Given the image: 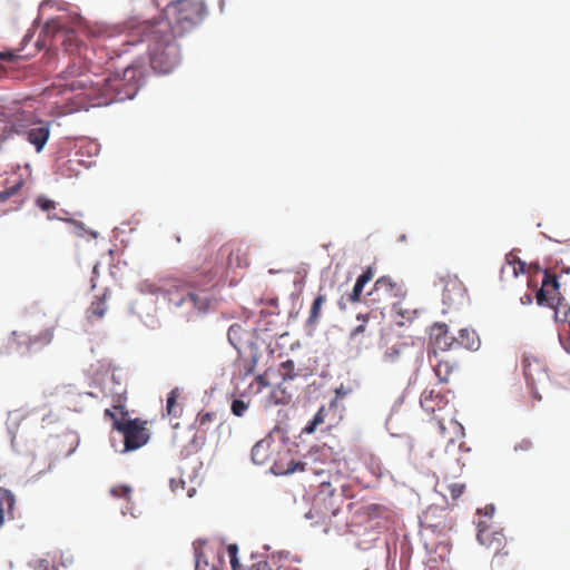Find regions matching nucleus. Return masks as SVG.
Returning a JSON list of instances; mask_svg holds the SVG:
<instances>
[{
  "mask_svg": "<svg viewBox=\"0 0 570 570\" xmlns=\"http://www.w3.org/2000/svg\"><path fill=\"white\" fill-rule=\"evenodd\" d=\"M145 66L141 61L128 65L121 73L107 77L90 75L70 67L65 71V83L59 86L76 92L86 106L109 105L115 100L132 99L144 80Z\"/></svg>",
  "mask_w": 570,
  "mask_h": 570,
  "instance_id": "f257e3e1",
  "label": "nucleus"
},
{
  "mask_svg": "<svg viewBox=\"0 0 570 570\" xmlns=\"http://www.w3.org/2000/svg\"><path fill=\"white\" fill-rule=\"evenodd\" d=\"M142 39L148 42L151 68L158 73L171 72L180 61V50L176 41L179 36L167 22H155L140 27Z\"/></svg>",
  "mask_w": 570,
  "mask_h": 570,
  "instance_id": "f03ea898",
  "label": "nucleus"
},
{
  "mask_svg": "<svg viewBox=\"0 0 570 570\" xmlns=\"http://www.w3.org/2000/svg\"><path fill=\"white\" fill-rule=\"evenodd\" d=\"M125 401L124 392L115 393L112 407L121 414V417H118L116 412L110 409L105 410V416L109 417L112 421V428L122 434V452H129L144 446L149 440V432L146 421L126 419L128 412L126 411Z\"/></svg>",
  "mask_w": 570,
  "mask_h": 570,
  "instance_id": "7ed1b4c3",
  "label": "nucleus"
},
{
  "mask_svg": "<svg viewBox=\"0 0 570 570\" xmlns=\"http://www.w3.org/2000/svg\"><path fill=\"white\" fill-rule=\"evenodd\" d=\"M449 429L445 436H440L445 450L438 458V464L445 474L458 476L465 466L470 449L464 448L463 441H458L463 436V426L458 421L449 419Z\"/></svg>",
  "mask_w": 570,
  "mask_h": 570,
  "instance_id": "20e7f679",
  "label": "nucleus"
},
{
  "mask_svg": "<svg viewBox=\"0 0 570 570\" xmlns=\"http://www.w3.org/2000/svg\"><path fill=\"white\" fill-rule=\"evenodd\" d=\"M207 13V8L202 0H176L167 4L165 14L170 29L177 35H184L199 24Z\"/></svg>",
  "mask_w": 570,
  "mask_h": 570,
  "instance_id": "39448f33",
  "label": "nucleus"
},
{
  "mask_svg": "<svg viewBox=\"0 0 570 570\" xmlns=\"http://www.w3.org/2000/svg\"><path fill=\"white\" fill-rule=\"evenodd\" d=\"M344 501L343 492H337L330 482L323 481L306 517L316 519V523L330 527L332 525V519L341 512Z\"/></svg>",
  "mask_w": 570,
  "mask_h": 570,
  "instance_id": "423d86ee",
  "label": "nucleus"
},
{
  "mask_svg": "<svg viewBox=\"0 0 570 570\" xmlns=\"http://www.w3.org/2000/svg\"><path fill=\"white\" fill-rule=\"evenodd\" d=\"M55 337V328H45L36 335H27L13 331L0 344V355H9L12 352L36 353L50 345Z\"/></svg>",
  "mask_w": 570,
  "mask_h": 570,
  "instance_id": "0eeeda50",
  "label": "nucleus"
},
{
  "mask_svg": "<svg viewBox=\"0 0 570 570\" xmlns=\"http://www.w3.org/2000/svg\"><path fill=\"white\" fill-rule=\"evenodd\" d=\"M371 294L375 296L374 301L390 302L392 309L396 314L404 318H410L407 316L409 311L402 308V303L407 295L404 283L396 282L390 276H382L374 283V288Z\"/></svg>",
  "mask_w": 570,
  "mask_h": 570,
  "instance_id": "6e6552de",
  "label": "nucleus"
},
{
  "mask_svg": "<svg viewBox=\"0 0 570 570\" xmlns=\"http://www.w3.org/2000/svg\"><path fill=\"white\" fill-rule=\"evenodd\" d=\"M420 404L425 412L433 415V419L438 423L439 435L445 436V432L450 429L449 425L444 424L445 415H443V413H446L450 419H453L449 411L446 394L435 387H426L421 393Z\"/></svg>",
  "mask_w": 570,
  "mask_h": 570,
  "instance_id": "1a4fd4ad",
  "label": "nucleus"
},
{
  "mask_svg": "<svg viewBox=\"0 0 570 570\" xmlns=\"http://www.w3.org/2000/svg\"><path fill=\"white\" fill-rule=\"evenodd\" d=\"M248 247L238 243H227L218 250V256L225 261L228 269H245L249 266Z\"/></svg>",
  "mask_w": 570,
  "mask_h": 570,
  "instance_id": "9d476101",
  "label": "nucleus"
},
{
  "mask_svg": "<svg viewBox=\"0 0 570 570\" xmlns=\"http://www.w3.org/2000/svg\"><path fill=\"white\" fill-rule=\"evenodd\" d=\"M476 539L481 546L493 550H503L505 548V537L501 531L493 530L485 522L480 521L478 523Z\"/></svg>",
  "mask_w": 570,
  "mask_h": 570,
  "instance_id": "9b49d317",
  "label": "nucleus"
},
{
  "mask_svg": "<svg viewBox=\"0 0 570 570\" xmlns=\"http://www.w3.org/2000/svg\"><path fill=\"white\" fill-rule=\"evenodd\" d=\"M537 303L549 306L561 297L559 282L554 274L546 271L541 288L537 293Z\"/></svg>",
  "mask_w": 570,
  "mask_h": 570,
  "instance_id": "f8f14e48",
  "label": "nucleus"
},
{
  "mask_svg": "<svg viewBox=\"0 0 570 570\" xmlns=\"http://www.w3.org/2000/svg\"><path fill=\"white\" fill-rule=\"evenodd\" d=\"M374 273L371 267H367L366 271L361 274L351 293L342 295L337 302V305L341 311H345L347 308L348 303H358L361 301V295L364 289V286L373 278Z\"/></svg>",
  "mask_w": 570,
  "mask_h": 570,
  "instance_id": "ddd939ff",
  "label": "nucleus"
},
{
  "mask_svg": "<svg viewBox=\"0 0 570 570\" xmlns=\"http://www.w3.org/2000/svg\"><path fill=\"white\" fill-rule=\"evenodd\" d=\"M523 374L530 386H534L548 380L544 364L535 357H525L523 360Z\"/></svg>",
  "mask_w": 570,
  "mask_h": 570,
  "instance_id": "4468645a",
  "label": "nucleus"
},
{
  "mask_svg": "<svg viewBox=\"0 0 570 570\" xmlns=\"http://www.w3.org/2000/svg\"><path fill=\"white\" fill-rule=\"evenodd\" d=\"M430 335L434 346L443 352L458 348L455 336L449 333V327L444 323H435Z\"/></svg>",
  "mask_w": 570,
  "mask_h": 570,
  "instance_id": "2eb2a0df",
  "label": "nucleus"
},
{
  "mask_svg": "<svg viewBox=\"0 0 570 570\" xmlns=\"http://www.w3.org/2000/svg\"><path fill=\"white\" fill-rule=\"evenodd\" d=\"M305 464L296 462L289 450L278 453V458L274 461L271 470L276 475H286L296 471H304Z\"/></svg>",
  "mask_w": 570,
  "mask_h": 570,
  "instance_id": "dca6fc26",
  "label": "nucleus"
},
{
  "mask_svg": "<svg viewBox=\"0 0 570 570\" xmlns=\"http://www.w3.org/2000/svg\"><path fill=\"white\" fill-rule=\"evenodd\" d=\"M465 288L463 283L456 277H448L444 281L443 286V303L453 306L456 303H460L464 298Z\"/></svg>",
  "mask_w": 570,
  "mask_h": 570,
  "instance_id": "f3484780",
  "label": "nucleus"
},
{
  "mask_svg": "<svg viewBox=\"0 0 570 570\" xmlns=\"http://www.w3.org/2000/svg\"><path fill=\"white\" fill-rule=\"evenodd\" d=\"M167 292L169 294V302L175 306H181L183 304L188 303L198 311H205L208 307L209 299L207 296H200L196 293L187 292L185 295L176 299L169 288Z\"/></svg>",
  "mask_w": 570,
  "mask_h": 570,
  "instance_id": "a211bd4d",
  "label": "nucleus"
},
{
  "mask_svg": "<svg viewBox=\"0 0 570 570\" xmlns=\"http://www.w3.org/2000/svg\"><path fill=\"white\" fill-rule=\"evenodd\" d=\"M14 494L8 489L0 488V528L2 527L6 520H12L14 518Z\"/></svg>",
  "mask_w": 570,
  "mask_h": 570,
  "instance_id": "6ab92c4d",
  "label": "nucleus"
},
{
  "mask_svg": "<svg viewBox=\"0 0 570 570\" xmlns=\"http://www.w3.org/2000/svg\"><path fill=\"white\" fill-rule=\"evenodd\" d=\"M272 444L271 439H262L256 442L252 449V461L257 465L266 464L272 458Z\"/></svg>",
  "mask_w": 570,
  "mask_h": 570,
  "instance_id": "aec40b11",
  "label": "nucleus"
},
{
  "mask_svg": "<svg viewBox=\"0 0 570 570\" xmlns=\"http://www.w3.org/2000/svg\"><path fill=\"white\" fill-rule=\"evenodd\" d=\"M212 255L213 250L209 247H204L198 255L199 259H204V263L200 265V269L202 274L206 278V284L210 283L214 277L223 269V262L220 264L215 262L213 265H210L209 262H206L208 256Z\"/></svg>",
  "mask_w": 570,
  "mask_h": 570,
  "instance_id": "412c9836",
  "label": "nucleus"
},
{
  "mask_svg": "<svg viewBox=\"0 0 570 570\" xmlns=\"http://www.w3.org/2000/svg\"><path fill=\"white\" fill-rule=\"evenodd\" d=\"M227 336L229 343L238 351L244 347L252 337L250 333L237 323L228 328Z\"/></svg>",
  "mask_w": 570,
  "mask_h": 570,
  "instance_id": "4be33fe9",
  "label": "nucleus"
},
{
  "mask_svg": "<svg viewBox=\"0 0 570 570\" xmlns=\"http://www.w3.org/2000/svg\"><path fill=\"white\" fill-rule=\"evenodd\" d=\"M458 348H465L469 351H476L480 347V338L475 331L462 328L459 335L455 336Z\"/></svg>",
  "mask_w": 570,
  "mask_h": 570,
  "instance_id": "5701e85b",
  "label": "nucleus"
},
{
  "mask_svg": "<svg viewBox=\"0 0 570 570\" xmlns=\"http://www.w3.org/2000/svg\"><path fill=\"white\" fill-rule=\"evenodd\" d=\"M459 370V365L450 360L441 358L434 366L435 375L439 381L442 383H448L456 371Z\"/></svg>",
  "mask_w": 570,
  "mask_h": 570,
  "instance_id": "b1692460",
  "label": "nucleus"
},
{
  "mask_svg": "<svg viewBox=\"0 0 570 570\" xmlns=\"http://www.w3.org/2000/svg\"><path fill=\"white\" fill-rule=\"evenodd\" d=\"M107 312L106 294L97 297L91 302L87 309V318L89 322L100 321Z\"/></svg>",
  "mask_w": 570,
  "mask_h": 570,
  "instance_id": "393cba45",
  "label": "nucleus"
},
{
  "mask_svg": "<svg viewBox=\"0 0 570 570\" xmlns=\"http://www.w3.org/2000/svg\"><path fill=\"white\" fill-rule=\"evenodd\" d=\"M493 570H513V561L510 558L509 550H498L491 561Z\"/></svg>",
  "mask_w": 570,
  "mask_h": 570,
  "instance_id": "a878e982",
  "label": "nucleus"
},
{
  "mask_svg": "<svg viewBox=\"0 0 570 570\" xmlns=\"http://www.w3.org/2000/svg\"><path fill=\"white\" fill-rule=\"evenodd\" d=\"M60 30H61V24H60L59 20L51 19V20L47 21L41 30L39 39L37 40L38 50H40L42 47L46 46L47 37L55 36Z\"/></svg>",
  "mask_w": 570,
  "mask_h": 570,
  "instance_id": "bb28decb",
  "label": "nucleus"
},
{
  "mask_svg": "<svg viewBox=\"0 0 570 570\" xmlns=\"http://www.w3.org/2000/svg\"><path fill=\"white\" fill-rule=\"evenodd\" d=\"M62 220L66 222L75 227V234L79 237H83V235L87 233L85 225L70 217V213L66 209H61V215H49V220Z\"/></svg>",
  "mask_w": 570,
  "mask_h": 570,
  "instance_id": "cd10ccee",
  "label": "nucleus"
},
{
  "mask_svg": "<svg viewBox=\"0 0 570 570\" xmlns=\"http://www.w3.org/2000/svg\"><path fill=\"white\" fill-rule=\"evenodd\" d=\"M326 302V295L323 293V287L320 288V292L317 296L315 297L311 309H309V316H308V323L309 324H316L321 316V311L323 304Z\"/></svg>",
  "mask_w": 570,
  "mask_h": 570,
  "instance_id": "c85d7f7f",
  "label": "nucleus"
},
{
  "mask_svg": "<svg viewBox=\"0 0 570 570\" xmlns=\"http://www.w3.org/2000/svg\"><path fill=\"white\" fill-rule=\"evenodd\" d=\"M35 204L40 210L47 213V219H49V215H61V209L57 213L58 203L43 195L38 196Z\"/></svg>",
  "mask_w": 570,
  "mask_h": 570,
  "instance_id": "c756f323",
  "label": "nucleus"
},
{
  "mask_svg": "<svg viewBox=\"0 0 570 570\" xmlns=\"http://www.w3.org/2000/svg\"><path fill=\"white\" fill-rule=\"evenodd\" d=\"M549 307L554 309V318L558 322H566L570 315V306L564 302V298L561 296L556 302L549 305Z\"/></svg>",
  "mask_w": 570,
  "mask_h": 570,
  "instance_id": "7c9ffc66",
  "label": "nucleus"
},
{
  "mask_svg": "<svg viewBox=\"0 0 570 570\" xmlns=\"http://www.w3.org/2000/svg\"><path fill=\"white\" fill-rule=\"evenodd\" d=\"M179 396V390L174 389L169 392L167 396L166 411L169 416H179L181 413V407L177 404V399Z\"/></svg>",
  "mask_w": 570,
  "mask_h": 570,
  "instance_id": "2f4dec72",
  "label": "nucleus"
},
{
  "mask_svg": "<svg viewBox=\"0 0 570 570\" xmlns=\"http://www.w3.org/2000/svg\"><path fill=\"white\" fill-rule=\"evenodd\" d=\"M327 411L325 406H321L314 417L306 424L303 429V432L306 434H312L316 431V429L325 422V416Z\"/></svg>",
  "mask_w": 570,
  "mask_h": 570,
  "instance_id": "473e14b6",
  "label": "nucleus"
},
{
  "mask_svg": "<svg viewBox=\"0 0 570 570\" xmlns=\"http://www.w3.org/2000/svg\"><path fill=\"white\" fill-rule=\"evenodd\" d=\"M279 373L282 375L283 381L293 380L297 376L295 372V363L292 360H287L281 364Z\"/></svg>",
  "mask_w": 570,
  "mask_h": 570,
  "instance_id": "72a5a7b5",
  "label": "nucleus"
},
{
  "mask_svg": "<svg viewBox=\"0 0 570 570\" xmlns=\"http://www.w3.org/2000/svg\"><path fill=\"white\" fill-rule=\"evenodd\" d=\"M217 420L216 412L199 413L197 416L198 428L204 432H207L208 425Z\"/></svg>",
  "mask_w": 570,
  "mask_h": 570,
  "instance_id": "f704fd0d",
  "label": "nucleus"
},
{
  "mask_svg": "<svg viewBox=\"0 0 570 570\" xmlns=\"http://www.w3.org/2000/svg\"><path fill=\"white\" fill-rule=\"evenodd\" d=\"M249 407V401L242 399H234L230 405L232 413L236 416H243Z\"/></svg>",
  "mask_w": 570,
  "mask_h": 570,
  "instance_id": "c9c22d12",
  "label": "nucleus"
},
{
  "mask_svg": "<svg viewBox=\"0 0 570 570\" xmlns=\"http://www.w3.org/2000/svg\"><path fill=\"white\" fill-rule=\"evenodd\" d=\"M248 570H281V567L277 564L275 560H266L258 561L252 564V567Z\"/></svg>",
  "mask_w": 570,
  "mask_h": 570,
  "instance_id": "e433bc0d",
  "label": "nucleus"
},
{
  "mask_svg": "<svg viewBox=\"0 0 570 570\" xmlns=\"http://www.w3.org/2000/svg\"><path fill=\"white\" fill-rule=\"evenodd\" d=\"M110 494L115 498L130 499L131 488L128 485H117L110 489Z\"/></svg>",
  "mask_w": 570,
  "mask_h": 570,
  "instance_id": "4c0bfd02",
  "label": "nucleus"
},
{
  "mask_svg": "<svg viewBox=\"0 0 570 570\" xmlns=\"http://www.w3.org/2000/svg\"><path fill=\"white\" fill-rule=\"evenodd\" d=\"M21 186H22V180H19L13 186L6 188L4 190H1L0 191V203H4L10 197L16 195L19 191V189L21 188Z\"/></svg>",
  "mask_w": 570,
  "mask_h": 570,
  "instance_id": "58836bf2",
  "label": "nucleus"
},
{
  "mask_svg": "<svg viewBox=\"0 0 570 570\" xmlns=\"http://www.w3.org/2000/svg\"><path fill=\"white\" fill-rule=\"evenodd\" d=\"M21 186H22V180H19L13 186L6 188L4 190H1L0 191V203H4L10 197L16 195L19 191V189L21 188Z\"/></svg>",
  "mask_w": 570,
  "mask_h": 570,
  "instance_id": "ea45409f",
  "label": "nucleus"
},
{
  "mask_svg": "<svg viewBox=\"0 0 570 570\" xmlns=\"http://www.w3.org/2000/svg\"><path fill=\"white\" fill-rule=\"evenodd\" d=\"M508 265L512 269V273L514 276H518L519 273L524 272L525 264L518 259L515 256H512V259H510V256L507 257Z\"/></svg>",
  "mask_w": 570,
  "mask_h": 570,
  "instance_id": "a19ab883",
  "label": "nucleus"
},
{
  "mask_svg": "<svg viewBox=\"0 0 570 570\" xmlns=\"http://www.w3.org/2000/svg\"><path fill=\"white\" fill-rule=\"evenodd\" d=\"M356 318H357V321H361L362 323L352 331V334H351L352 336H356L365 331V324L368 321V314L358 313Z\"/></svg>",
  "mask_w": 570,
  "mask_h": 570,
  "instance_id": "79ce46f5",
  "label": "nucleus"
},
{
  "mask_svg": "<svg viewBox=\"0 0 570 570\" xmlns=\"http://www.w3.org/2000/svg\"><path fill=\"white\" fill-rule=\"evenodd\" d=\"M465 485L461 483H453L449 485V491L452 499H459L464 492Z\"/></svg>",
  "mask_w": 570,
  "mask_h": 570,
  "instance_id": "37998d69",
  "label": "nucleus"
},
{
  "mask_svg": "<svg viewBox=\"0 0 570 570\" xmlns=\"http://www.w3.org/2000/svg\"><path fill=\"white\" fill-rule=\"evenodd\" d=\"M227 551H228V556L230 558V564H232L233 570H239V564H238V561L236 558L237 547L235 544H230V546H228Z\"/></svg>",
  "mask_w": 570,
  "mask_h": 570,
  "instance_id": "c03bdc74",
  "label": "nucleus"
},
{
  "mask_svg": "<svg viewBox=\"0 0 570 570\" xmlns=\"http://www.w3.org/2000/svg\"><path fill=\"white\" fill-rule=\"evenodd\" d=\"M533 444L530 440L523 439L519 443L515 444L514 451L515 452H525L532 450Z\"/></svg>",
  "mask_w": 570,
  "mask_h": 570,
  "instance_id": "a18cd8bd",
  "label": "nucleus"
},
{
  "mask_svg": "<svg viewBox=\"0 0 570 570\" xmlns=\"http://www.w3.org/2000/svg\"><path fill=\"white\" fill-rule=\"evenodd\" d=\"M16 56L12 51H6L0 53V59L11 61Z\"/></svg>",
  "mask_w": 570,
  "mask_h": 570,
  "instance_id": "49530a36",
  "label": "nucleus"
},
{
  "mask_svg": "<svg viewBox=\"0 0 570 570\" xmlns=\"http://www.w3.org/2000/svg\"><path fill=\"white\" fill-rule=\"evenodd\" d=\"M561 344L563 348L567 351V353H570V336L566 340H561Z\"/></svg>",
  "mask_w": 570,
  "mask_h": 570,
  "instance_id": "de8ad7c7",
  "label": "nucleus"
},
{
  "mask_svg": "<svg viewBox=\"0 0 570 570\" xmlns=\"http://www.w3.org/2000/svg\"><path fill=\"white\" fill-rule=\"evenodd\" d=\"M32 39V33L31 32H28L23 39H22V43H27L28 41H30Z\"/></svg>",
  "mask_w": 570,
  "mask_h": 570,
  "instance_id": "09e8293b",
  "label": "nucleus"
},
{
  "mask_svg": "<svg viewBox=\"0 0 570 570\" xmlns=\"http://www.w3.org/2000/svg\"><path fill=\"white\" fill-rule=\"evenodd\" d=\"M200 568V554L197 553V560H196V569Z\"/></svg>",
  "mask_w": 570,
  "mask_h": 570,
  "instance_id": "8fccbe9b",
  "label": "nucleus"
},
{
  "mask_svg": "<svg viewBox=\"0 0 570 570\" xmlns=\"http://www.w3.org/2000/svg\"><path fill=\"white\" fill-rule=\"evenodd\" d=\"M493 511H494V508H493V507H490V509H489V510L487 509V514H492V513H493Z\"/></svg>",
  "mask_w": 570,
  "mask_h": 570,
  "instance_id": "3c124183",
  "label": "nucleus"
},
{
  "mask_svg": "<svg viewBox=\"0 0 570 570\" xmlns=\"http://www.w3.org/2000/svg\"><path fill=\"white\" fill-rule=\"evenodd\" d=\"M428 527H438L436 524L428 523Z\"/></svg>",
  "mask_w": 570,
  "mask_h": 570,
  "instance_id": "603ef678",
  "label": "nucleus"
}]
</instances>
